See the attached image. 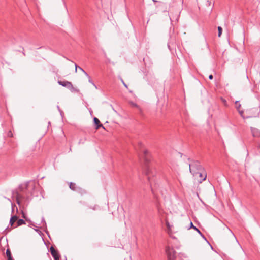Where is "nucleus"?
Returning a JSON list of instances; mask_svg holds the SVG:
<instances>
[{"instance_id": "1", "label": "nucleus", "mask_w": 260, "mask_h": 260, "mask_svg": "<svg viewBox=\"0 0 260 260\" xmlns=\"http://www.w3.org/2000/svg\"><path fill=\"white\" fill-rule=\"evenodd\" d=\"M192 175L194 179L197 180L199 183H201L205 180L207 177L206 173L204 169L196 172H193Z\"/></svg>"}, {"instance_id": "2", "label": "nucleus", "mask_w": 260, "mask_h": 260, "mask_svg": "<svg viewBox=\"0 0 260 260\" xmlns=\"http://www.w3.org/2000/svg\"><path fill=\"white\" fill-rule=\"evenodd\" d=\"M58 83L64 87L69 88L72 92H78L79 90L75 88L71 82L68 81H58Z\"/></svg>"}, {"instance_id": "3", "label": "nucleus", "mask_w": 260, "mask_h": 260, "mask_svg": "<svg viewBox=\"0 0 260 260\" xmlns=\"http://www.w3.org/2000/svg\"><path fill=\"white\" fill-rule=\"evenodd\" d=\"M203 169H204L201 165L200 163L198 161L193 162L192 164L189 165V170L192 174L193 172H196Z\"/></svg>"}, {"instance_id": "4", "label": "nucleus", "mask_w": 260, "mask_h": 260, "mask_svg": "<svg viewBox=\"0 0 260 260\" xmlns=\"http://www.w3.org/2000/svg\"><path fill=\"white\" fill-rule=\"evenodd\" d=\"M144 173L148 176V179H149L150 176H153L154 174V170L153 168L149 165H146L144 169Z\"/></svg>"}, {"instance_id": "5", "label": "nucleus", "mask_w": 260, "mask_h": 260, "mask_svg": "<svg viewBox=\"0 0 260 260\" xmlns=\"http://www.w3.org/2000/svg\"><path fill=\"white\" fill-rule=\"evenodd\" d=\"M143 158L146 163L148 162L150 160V155L149 152L146 149L143 150Z\"/></svg>"}, {"instance_id": "6", "label": "nucleus", "mask_w": 260, "mask_h": 260, "mask_svg": "<svg viewBox=\"0 0 260 260\" xmlns=\"http://www.w3.org/2000/svg\"><path fill=\"white\" fill-rule=\"evenodd\" d=\"M51 253L55 260H58L59 258V254L57 250L51 246L50 248Z\"/></svg>"}, {"instance_id": "7", "label": "nucleus", "mask_w": 260, "mask_h": 260, "mask_svg": "<svg viewBox=\"0 0 260 260\" xmlns=\"http://www.w3.org/2000/svg\"><path fill=\"white\" fill-rule=\"evenodd\" d=\"M167 253L168 256L169 260H174V253L172 249H168L167 250Z\"/></svg>"}, {"instance_id": "8", "label": "nucleus", "mask_w": 260, "mask_h": 260, "mask_svg": "<svg viewBox=\"0 0 260 260\" xmlns=\"http://www.w3.org/2000/svg\"><path fill=\"white\" fill-rule=\"evenodd\" d=\"M130 105L132 107L136 108L138 109V110L139 111L140 114H143V110H142V108L139 105H138L137 104H136L133 102H131Z\"/></svg>"}, {"instance_id": "9", "label": "nucleus", "mask_w": 260, "mask_h": 260, "mask_svg": "<svg viewBox=\"0 0 260 260\" xmlns=\"http://www.w3.org/2000/svg\"><path fill=\"white\" fill-rule=\"evenodd\" d=\"M166 225L167 228V232L169 235H171L172 233V228L173 225H171L167 220H166Z\"/></svg>"}, {"instance_id": "10", "label": "nucleus", "mask_w": 260, "mask_h": 260, "mask_svg": "<svg viewBox=\"0 0 260 260\" xmlns=\"http://www.w3.org/2000/svg\"><path fill=\"white\" fill-rule=\"evenodd\" d=\"M93 121L95 125H96V129H98L100 127L102 126V125L100 123V121L98 118L94 117Z\"/></svg>"}, {"instance_id": "11", "label": "nucleus", "mask_w": 260, "mask_h": 260, "mask_svg": "<svg viewBox=\"0 0 260 260\" xmlns=\"http://www.w3.org/2000/svg\"><path fill=\"white\" fill-rule=\"evenodd\" d=\"M251 133L254 137H258L260 136V132L257 129L251 128Z\"/></svg>"}, {"instance_id": "12", "label": "nucleus", "mask_w": 260, "mask_h": 260, "mask_svg": "<svg viewBox=\"0 0 260 260\" xmlns=\"http://www.w3.org/2000/svg\"><path fill=\"white\" fill-rule=\"evenodd\" d=\"M18 220V217L16 216H13L11 217L10 223L11 226H13L14 225V223L16 221H17Z\"/></svg>"}, {"instance_id": "13", "label": "nucleus", "mask_w": 260, "mask_h": 260, "mask_svg": "<svg viewBox=\"0 0 260 260\" xmlns=\"http://www.w3.org/2000/svg\"><path fill=\"white\" fill-rule=\"evenodd\" d=\"M25 222L23 219H18L17 224L15 227H17L18 226L21 225L22 224H25Z\"/></svg>"}, {"instance_id": "14", "label": "nucleus", "mask_w": 260, "mask_h": 260, "mask_svg": "<svg viewBox=\"0 0 260 260\" xmlns=\"http://www.w3.org/2000/svg\"><path fill=\"white\" fill-rule=\"evenodd\" d=\"M6 255L8 257V260H12L11 257V251L9 249L6 250Z\"/></svg>"}, {"instance_id": "15", "label": "nucleus", "mask_w": 260, "mask_h": 260, "mask_svg": "<svg viewBox=\"0 0 260 260\" xmlns=\"http://www.w3.org/2000/svg\"><path fill=\"white\" fill-rule=\"evenodd\" d=\"M69 187L71 189L73 190H75V184L72 182H71L69 184Z\"/></svg>"}, {"instance_id": "16", "label": "nucleus", "mask_w": 260, "mask_h": 260, "mask_svg": "<svg viewBox=\"0 0 260 260\" xmlns=\"http://www.w3.org/2000/svg\"><path fill=\"white\" fill-rule=\"evenodd\" d=\"M79 69V70H80L83 74H84L85 75H86V73L80 67H78L77 65H75V71L76 72H77V69Z\"/></svg>"}, {"instance_id": "17", "label": "nucleus", "mask_w": 260, "mask_h": 260, "mask_svg": "<svg viewBox=\"0 0 260 260\" xmlns=\"http://www.w3.org/2000/svg\"><path fill=\"white\" fill-rule=\"evenodd\" d=\"M218 37H220L222 34V29L221 27L218 26Z\"/></svg>"}, {"instance_id": "18", "label": "nucleus", "mask_w": 260, "mask_h": 260, "mask_svg": "<svg viewBox=\"0 0 260 260\" xmlns=\"http://www.w3.org/2000/svg\"><path fill=\"white\" fill-rule=\"evenodd\" d=\"M193 229H194L196 231H197V232L200 234L201 235V236H202V233L201 232V231L198 229L197 228L196 226H194L193 228Z\"/></svg>"}, {"instance_id": "19", "label": "nucleus", "mask_w": 260, "mask_h": 260, "mask_svg": "<svg viewBox=\"0 0 260 260\" xmlns=\"http://www.w3.org/2000/svg\"><path fill=\"white\" fill-rule=\"evenodd\" d=\"M226 229L229 231V232H230V233H231V234L233 236H234V234L233 233V232L231 231V230H230L229 228H226Z\"/></svg>"}, {"instance_id": "20", "label": "nucleus", "mask_w": 260, "mask_h": 260, "mask_svg": "<svg viewBox=\"0 0 260 260\" xmlns=\"http://www.w3.org/2000/svg\"><path fill=\"white\" fill-rule=\"evenodd\" d=\"M190 228H193L194 227V226L193 225L192 222L191 221L190 222Z\"/></svg>"}, {"instance_id": "21", "label": "nucleus", "mask_w": 260, "mask_h": 260, "mask_svg": "<svg viewBox=\"0 0 260 260\" xmlns=\"http://www.w3.org/2000/svg\"><path fill=\"white\" fill-rule=\"evenodd\" d=\"M121 81H122V82L123 83V84L124 86L125 87H126V88H127V86L126 84L124 82V81H123V80H122V79H121Z\"/></svg>"}, {"instance_id": "22", "label": "nucleus", "mask_w": 260, "mask_h": 260, "mask_svg": "<svg viewBox=\"0 0 260 260\" xmlns=\"http://www.w3.org/2000/svg\"><path fill=\"white\" fill-rule=\"evenodd\" d=\"M213 75H209V78L210 80H212V79H213Z\"/></svg>"}, {"instance_id": "23", "label": "nucleus", "mask_w": 260, "mask_h": 260, "mask_svg": "<svg viewBox=\"0 0 260 260\" xmlns=\"http://www.w3.org/2000/svg\"><path fill=\"white\" fill-rule=\"evenodd\" d=\"M240 105H239V106H238L237 107V109L239 111V108H240Z\"/></svg>"}, {"instance_id": "24", "label": "nucleus", "mask_w": 260, "mask_h": 260, "mask_svg": "<svg viewBox=\"0 0 260 260\" xmlns=\"http://www.w3.org/2000/svg\"><path fill=\"white\" fill-rule=\"evenodd\" d=\"M152 192L153 194H154V191H153V190L152 189Z\"/></svg>"}]
</instances>
